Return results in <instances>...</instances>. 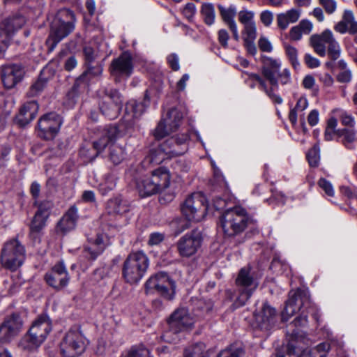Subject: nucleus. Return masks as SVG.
Here are the masks:
<instances>
[{"instance_id": "obj_29", "label": "nucleus", "mask_w": 357, "mask_h": 357, "mask_svg": "<svg viewBox=\"0 0 357 357\" xmlns=\"http://www.w3.org/2000/svg\"><path fill=\"white\" fill-rule=\"evenodd\" d=\"M119 130L116 126H109L106 127L100 136V137L93 142V146L96 150V156L102 151L109 142H112L117 138Z\"/></svg>"}, {"instance_id": "obj_27", "label": "nucleus", "mask_w": 357, "mask_h": 357, "mask_svg": "<svg viewBox=\"0 0 357 357\" xmlns=\"http://www.w3.org/2000/svg\"><path fill=\"white\" fill-rule=\"evenodd\" d=\"M38 104L35 100L24 103L15 117V123L20 127H24L27 126L35 119L38 113Z\"/></svg>"}, {"instance_id": "obj_4", "label": "nucleus", "mask_w": 357, "mask_h": 357, "mask_svg": "<svg viewBox=\"0 0 357 357\" xmlns=\"http://www.w3.org/2000/svg\"><path fill=\"white\" fill-rule=\"evenodd\" d=\"M251 219L245 208L235 206L225 211L220 216V225L225 237L234 238L247 229Z\"/></svg>"}, {"instance_id": "obj_62", "label": "nucleus", "mask_w": 357, "mask_h": 357, "mask_svg": "<svg viewBox=\"0 0 357 357\" xmlns=\"http://www.w3.org/2000/svg\"><path fill=\"white\" fill-rule=\"evenodd\" d=\"M283 15L286 17L289 23H294L299 19L300 12L296 9H291L284 13Z\"/></svg>"}, {"instance_id": "obj_15", "label": "nucleus", "mask_w": 357, "mask_h": 357, "mask_svg": "<svg viewBox=\"0 0 357 357\" xmlns=\"http://www.w3.org/2000/svg\"><path fill=\"white\" fill-rule=\"evenodd\" d=\"M183 114L176 108L170 109L165 117L158 123L153 132L154 138L160 140L173 132H175L181 125Z\"/></svg>"}, {"instance_id": "obj_43", "label": "nucleus", "mask_w": 357, "mask_h": 357, "mask_svg": "<svg viewBox=\"0 0 357 357\" xmlns=\"http://www.w3.org/2000/svg\"><path fill=\"white\" fill-rule=\"evenodd\" d=\"M337 67L340 70L337 75V80L340 83H349L352 79L351 70L348 68L347 63L344 59H340L337 63Z\"/></svg>"}, {"instance_id": "obj_14", "label": "nucleus", "mask_w": 357, "mask_h": 357, "mask_svg": "<svg viewBox=\"0 0 357 357\" xmlns=\"http://www.w3.org/2000/svg\"><path fill=\"white\" fill-rule=\"evenodd\" d=\"M134 70L132 56L128 51L122 52L114 59L109 67V71L116 82L128 79Z\"/></svg>"}, {"instance_id": "obj_13", "label": "nucleus", "mask_w": 357, "mask_h": 357, "mask_svg": "<svg viewBox=\"0 0 357 357\" xmlns=\"http://www.w3.org/2000/svg\"><path fill=\"white\" fill-rule=\"evenodd\" d=\"M207 209L206 199L200 192L189 195L181 205V211L186 218L197 222L206 215Z\"/></svg>"}, {"instance_id": "obj_52", "label": "nucleus", "mask_w": 357, "mask_h": 357, "mask_svg": "<svg viewBox=\"0 0 357 357\" xmlns=\"http://www.w3.org/2000/svg\"><path fill=\"white\" fill-rule=\"evenodd\" d=\"M255 13L251 10H243L238 13V21L243 24L255 23Z\"/></svg>"}, {"instance_id": "obj_35", "label": "nucleus", "mask_w": 357, "mask_h": 357, "mask_svg": "<svg viewBox=\"0 0 357 357\" xmlns=\"http://www.w3.org/2000/svg\"><path fill=\"white\" fill-rule=\"evenodd\" d=\"M136 186L142 197H149L160 192L151 176L138 180L136 183Z\"/></svg>"}, {"instance_id": "obj_30", "label": "nucleus", "mask_w": 357, "mask_h": 357, "mask_svg": "<svg viewBox=\"0 0 357 357\" xmlns=\"http://www.w3.org/2000/svg\"><path fill=\"white\" fill-rule=\"evenodd\" d=\"M53 72L49 67H45L38 76V79L30 86L26 93L28 97H35L39 95L45 88L47 82L52 77Z\"/></svg>"}, {"instance_id": "obj_9", "label": "nucleus", "mask_w": 357, "mask_h": 357, "mask_svg": "<svg viewBox=\"0 0 357 357\" xmlns=\"http://www.w3.org/2000/svg\"><path fill=\"white\" fill-rule=\"evenodd\" d=\"M98 106L102 114L112 120L118 117L123 107V98L118 89L105 87L98 91Z\"/></svg>"}, {"instance_id": "obj_55", "label": "nucleus", "mask_w": 357, "mask_h": 357, "mask_svg": "<svg viewBox=\"0 0 357 357\" xmlns=\"http://www.w3.org/2000/svg\"><path fill=\"white\" fill-rule=\"evenodd\" d=\"M318 185L329 197H333L335 191L332 183L325 178H321L318 181Z\"/></svg>"}, {"instance_id": "obj_49", "label": "nucleus", "mask_w": 357, "mask_h": 357, "mask_svg": "<svg viewBox=\"0 0 357 357\" xmlns=\"http://www.w3.org/2000/svg\"><path fill=\"white\" fill-rule=\"evenodd\" d=\"M243 39L244 40H255L257 38V27L255 22L243 25L242 31Z\"/></svg>"}, {"instance_id": "obj_1", "label": "nucleus", "mask_w": 357, "mask_h": 357, "mask_svg": "<svg viewBox=\"0 0 357 357\" xmlns=\"http://www.w3.org/2000/svg\"><path fill=\"white\" fill-rule=\"evenodd\" d=\"M311 310L309 291L303 289L291 290L289 292L288 299L281 313L282 321H287L296 312L301 311L300 315L290 325L296 328L304 327L308 324L307 313Z\"/></svg>"}, {"instance_id": "obj_54", "label": "nucleus", "mask_w": 357, "mask_h": 357, "mask_svg": "<svg viewBox=\"0 0 357 357\" xmlns=\"http://www.w3.org/2000/svg\"><path fill=\"white\" fill-rule=\"evenodd\" d=\"M338 132L340 135L344 137V143L346 146L347 144L352 143L356 139V132L352 127L338 130Z\"/></svg>"}, {"instance_id": "obj_10", "label": "nucleus", "mask_w": 357, "mask_h": 357, "mask_svg": "<svg viewBox=\"0 0 357 357\" xmlns=\"http://www.w3.org/2000/svg\"><path fill=\"white\" fill-rule=\"evenodd\" d=\"M175 289V281L165 272L154 274L145 283L146 294H158L169 301L174 298Z\"/></svg>"}, {"instance_id": "obj_53", "label": "nucleus", "mask_w": 357, "mask_h": 357, "mask_svg": "<svg viewBox=\"0 0 357 357\" xmlns=\"http://www.w3.org/2000/svg\"><path fill=\"white\" fill-rule=\"evenodd\" d=\"M52 206L53 203L51 201L45 200L39 204L38 209L36 214H39V215L47 218Z\"/></svg>"}, {"instance_id": "obj_20", "label": "nucleus", "mask_w": 357, "mask_h": 357, "mask_svg": "<svg viewBox=\"0 0 357 357\" xmlns=\"http://www.w3.org/2000/svg\"><path fill=\"white\" fill-rule=\"evenodd\" d=\"M95 63H84L85 70L77 78L72 88L71 93L77 95L81 90H84L89 84L91 79L100 78L103 72V61Z\"/></svg>"}, {"instance_id": "obj_57", "label": "nucleus", "mask_w": 357, "mask_h": 357, "mask_svg": "<svg viewBox=\"0 0 357 357\" xmlns=\"http://www.w3.org/2000/svg\"><path fill=\"white\" fill-rule=\"evenodd\" d=\"M258 47L262 52H271L273 50V46L271 42L266 37L261 36L258 40Z\"/></svg>"}, {"instance_id": "obj_11", "label": "nucleus", "mask_w": 357, "mask_h": 357, "mask_svg": "<svg viewBox=\"0 0 357 357\" xmlns=\"http://www.w3.org/2000/svg\"><path fill=\"white\" fill-rule=\"evenodd\" d=\"M326 48L328 54L332 60L335 61L340 56V45L329 29L324 30L320 34L314 35V51L319 56H324Z\"/></svg>"}, {"instance_id": "obj_56", "label": "nucleus", "mask_w": 357, "mask_h": 357, "mask_svg": "<svg viewBox=\"0 0 357 357\" xmlns=\"http://www.w3.org/2000/svg\"><path fill=\"white\" fill-rule=\"evenodd\" d=\"M198 307L204 314H208L213 308V303L211 299L200 300L198 303Z\"/></svg>"}, {"instance_id": "obj_33", "label": "nucleus", "mask_w": 357, "mask_h": 357, "mask_svg": "<svg viewBox=\"0 0 357 357\" xmlns=\"http://www.w3.org/2000/svg\"><path fill=\"white\" fill-rule=\"evenodd\" d=\"M151 176L160 192L169 187L171 175L167 168L159 167L151 172Z\"/></svg>"}, {"instance_id": "obj_40", "label": "nucleus", "mask_w": 357, "mask_h": 357, "mask_svg": "<svg viewBox=\"0 0 357 357\" xmlns=\"http://www.w3.org/2000/svg\"><path fill=\"white\" fill-rule=\"evenodd\" d=\"M103 239L101 236L97 235L93 247L84 249V256L90 259L94 260L103 251Z\"/></svg>"}, {"instance_id": "obj_16", "label": "nucleus", "mask_w": 357, "mask_h": 357, "mask_svg": "<svg viewBox=\"0 0 357 357\" xmlns=\"http://www.w3.org/2000/svg\"><path fill=\"white\" fill-rule=\"evenodd\" d=\"M203 237L198 229H193L181 236L176 246L178 255L183 258L194 256L202 246Z\"/></svg>"}, {"instance_id": "obj_50", "label": "nucleus", "mask_w": 357, "mask_h": 357, "mask_svg": "<svg viewBox=\"0 0 357 357\" xmlns=\"http://www.w3.org/2000/svg\"><path fill=\"white\" fill-rule=\"evenodd\" d=\"M286 54L289 59L291 65L293 66L294 69H296L297 67L299 66V62L298 61V52L297 50L287 43L284 45Z\"/></svg>"}, {"instance_id": "obj_36", "label": "nucleus", "mask_w": 357, "mask_h": 357, "mask_svg": "<svg viewBox=\"0 0 357 357\" xmlns=\"http://www.w3.org/2000/svg\"><path fill=\"white\" fill-rule=\"evenodd\" d=\"M312 28V24L309 20H302L298 25L291 27L289 31V38L292 40H299L303 34H309Z\"/></svg>"}, {"instance_id": "obj_6", "label": "nucleus", "mask_w": 357, "mask_h": 357, "mask_svg": "<svg viewBox=\"0 0 357 357\" xmlns=\"http://www.w3.org/2000/svg\"><path fill=\"white\" fill-rule=\"evenodd\" d=\"M149 265V260L144 252L142 251L132 252L123 261L122 277L128 284H137L144 276Z\"/></svg>"}, {"instance_id": "obj_32", "label": "nucleus", "mask_w": 357, "mask_h": 357, "mask_svg": "<svg viewBox=\"0 0 357 357\" xmlns=\"http://www.w3.org/2000/svg\"><path fill=\"white\" fill-rule=\"evenodd\" d=\"M77 219V209L75 206H71L57 223V231L65 234L70 231L75 227Z\"/></svg>"}, {"instance_id": "obj_26", "label": "nucleus", "mask_w": 357, "mask_h": 357, "mask_svg": "<svg viewBox=\"0 0 357 357\" xmlns=\"http://www.w3.org/2000/svg\"><path fill=\"white\" fill-rule=\"evenodd\" d=\"M276 311L267 303L254 314L257 326L261 330L268 331L275 324Z\"/></svg>"}, {"instance_id": "obj_7", "label": "nucleus", "mask_w": 357, "mask_h": 357, "mask_svg": "<svg viewBox=\"0 0 357 357\" xmlns=\"http://www.w3.org/2000/svg\"><path fill=\"white\" fill-rule=\"evenodd\" d=\"M288 343L282 350L278 351L271 357H312V341L306 334L298 328L287 333Z\"/></svg>"}, {"instance_id": "obj_44", "label": "nucleus", "mask_w": 357, "mask_h": 357, "mask_svg": "<svg viewBox=\"0 0 357 357\" xmlns=\"http://www.w3.org/2000/svg\"><path fill=\"white\" fill-rule=\"evenodd\" d=\"M222 20L228 25L236 24L234 17L236 15V8L234 6L231 5L229 8H225L222 5L218 6Z\"/></svg>"}, {"instance_id": "obj_25", "label": "nucleus", "mask_w": 357, "mask_h": 357, "mask_svg": "<svg viewBox=\"0 0 357 357\" xmlns=\"http://www.w3.org/2000/svg\"><path fill=\"white\" fill-rule=\"evenodd\" d=\"M262 67L261 73L263 77L272 86V89H278V81L276 75L280 71L281 62L278 59L268 56H261Z\"/></svg>"}, {"instance_id": "obj_48", "label": "nucleus", "mask_w": 357, "mask_h": 357, "mask_svg": "<svg viewBox=\"0 0 357 357\" xmlns=\"http://www.w3.org/2000/svg\"><path fill=\"white\" fill-rule=\"evenodd\" d=\"M126 357H151L150 351L143 345L134 346L130 348Z\"/></svg>"}, {"instance_id": "obj_2", "label": "nucleus", "mask_w": 357, "mask_h": 357, "mask_svg": "<svg viewBox=\"0 0 357 357\" xmlns=\"http://www.w3.org/2000/svg\"><path fill=\"white\" fill-rule=\"evenodd\" d=\"M235 284L237 287V295H236L235 291L231 289L226 291L227 298L233 301L232 307L234 309L245 305L259 285L257 280L254 278L252 268L250 266H244L240 269Z\"/></svg>"}, {"instance_id": "obj_61", "label": "nucleus", "mask_w": 357, "mask_h": 357, "mask_svg": "<svg viewBox=\"0 0 357 357\" xmlns=\"http://www.w3.org/2000/svg\"><path fill=\"white\" fill-rule=\"evenodd\" d=\"M278 81L280 80L282 84H287L291 81V75L288 69L285 68L282 71H280L276 75Z\"/></svg>"}, {"instance_id": "obj_42", "label": "nucleus", "mask_w": 357, "mask_h": 357, "mask_svg": "<svg viewBox=\"0 0 357 357\" xmlns=\"http://www.w3.org/2000/svg\"><path fill=\"white\" fill-rule=\"evenodd\" d=\"M206 345L203 342H197L184 349L183 357H206L207 352Z\"/></svg>"}, {"instance_id": "obj_31", "label": "nucleus", "mask_w": 357, "mask_h": 357, "mask_svg": "<svg viewBox=\"0 0 357 357\" xmlns=\"http://www.w3.org/2000/svg\"><path fill=\"white\" fill-rule=\"evenodd\" d=\"M129 210L130 206L128 202L121 197L112 198L107 202L106 211L109 215L121 217L128 213Z\"/></svg>"}, {"instance_id": "obj_47", "label": "nucleus", "mask_w": 357, "mask_h": 357, "mask_svg": "<svg viewBox=\"0 0 357 357\" xmlns=\"http://www.w3.org/2000/svg\"><path fill=\"white\" fill-rule=\"evenodd\" d=\"M201 13L204 17V22L208 25H211L215 20V9L211 3H205L202 6Z\"/></svg>"}, {"instance_id": "obj_59", "label": "nucleus", "mask_w": 357, "mask_h": 357, "mask_svg": "<svg viewBox=\"0 0 357 357\" xmlns=\"http://www.w3.org/2000/svg\"><path fill=\"white\" fill-rule=\"evenodd\" d=\"M260 20L265 26H269L273 20V14L269 10H264L260 14Z\"/></svg>"}, {"instance_id": "obj_8", "label": "nucleus", "mask_w": 357, "mask_h": 357, "mask_svg": "<svg viewBox=\"0 0 357 357\" xmlns=\"http://www.w3.org/2000/svg\"><path fill=\"white\" fill-rule=\"evenodd\" d=\"M25 257V247L17 238H13L3 245L0 262L5 268L12 271H16L23 264Z\"/></svg>"}, {"instance_id": "obj_60", "label": "nucleus", "mask_w": 357, "mask_h": 357, "mask_svg": "<svg viewBox=\"0 0 357 357\" xmlns=\"http://www.w3.org/2000/svg\"><path fill=\"white\" fill-rule=\"evenodd\" d=\"M196 13V6L192 3H188L183 10L185 17L190 20Z\"/></svg>"}, {"instance_id": "obj_39", "label": "nucleus", "mask_w": 357, "mask_h": 357, "mask_svg": "<svg viewBox=\"0 0 357 357\" xmlns=\"http://www.w3.org/2000/svg\"><path fill=\"white\" fill-rule=\"evenodd\" d=\"M46 218L35 214L30 225V236L34 240L38 239L41 231L45 226Z\"/></svg>"}, {"instance_id": "obj_3", "label": "nucleus", "mask_w": 357, "mask_h": 357, "mask_svg": "<svg viewBox=\"0 0 357 357\" xmlns=\"http://www.w3.org/2000/svg\"><path fill=\"white\" fill-rule=\"evenodd\" d=\"M75 21V15L70 9L62 8L56 13L46 40L50 51H53L59 43L73 31Z\"/></svg>"}, {"instance_id": "obj_21", "label": "nucleus", "mask_w": 357, "mask_h": 357, "mask_svg": "<svg viewBox=\"0 0 357 357\" xmlns=\"http://www.w3.org/2000/svg\"><path fill=\"white\" fill-rule=\"evenodd\" d=\"M70 278L63 262L55 264L52 269L45 275L47 284L59 291L66 287Z\"/></svg>"}, {"instance_id": "obj_46", "label": "nucleus", "mask_w": 357, "mask_h": 357, "mask_svg": "<svg viewBox=\"0 0 357 357\" xmlns=\"http://www.w3.org/2000/svg\"><path fill=\"white\" fill-rule=\"evenodd\" d=\"M308 106V102L305 96H301L296 102L294 108L291 109L289 114L290 122L295 125L297 122V111L302 112Z\"/></svg>"}, {"instance_id": "obj_41", "label": "nucleus", "mask_w": 357, "mask_h": 357, "mask_svg": "<svg viewBox=\"0 0 357 357\" xmlns=\"http://www.w3.org/2000/svg\"><path fill=\"white\" fill-rule=\"evenodd\" d=\"M168 155L160 150L159 146L157 149H153L150 151L149 154L144 158V165H159L160 164Z\"/></svg>"}, {"instance_id": "obj_58", "label": "nucleus", "mask_w": 357, "mask_h": 357, "mask_svg": "<svg viewBox=\"0 0 357 357\" xmlns=\"http://www.w3.org/2000/svg\"><path fill=\"white\" fill-rule=\"evenodd\" d=\"M340 193L348 199H354L357 195V188L355 187L341 186L340 188Z\"/></svg>"}, {"instance_id": "obj_38", "label": "nucleus", "mask_w": 357, "mask_h": 357, "mask_svg": "<svg viewBox=\"0 0 357 357\" xmlns=\"http://www.w3.org/2000/svg\"><path fill=\"white\" fill-rule=\"evenodd\" d=\"M84 63H96L100 56L99 46L97 44H86L82 50Z\"/></svg>"}, {"instance_id": "obj_34", "label": "nucleus", "mask_w": 357, "mask_h": 357, "mask_svg": "<svg viewBox=\"0 0 357 357\" xmlns=\"http://www.w3.org/2000/svg\"><path fill=\"white\" fill-rule=\"evenodd\" d=\"M248 77L249 79L256 81L259 84V88L265 92L273 102L277 104H281L282 102V98L279 95L274 93L278 89H272L271 85L268 88L266 84L267 80L264 77L256 73H249Z\"/></svg>"}, {"instance_id": "obj_22", "label": "nucleus", "mask_w": 357, "mask_h": 357, "mask_svg": "<svg viewBox=\"0 0 357 357\" xmlns=\"http://www.w3.org/2000/svg\"><path fill=\"white\" fill-rule=\"evenodd\" d=\"M170 331L174 333L188 330L194 324V319L188 310L185 308L176 310L168 320Z\"/></svg>"}, {"instance_id": "obj_12", "label": "nucleus", "mask_w": 357, "mask_h": 357, "mask_svg": "<svg viewBox=\"0 0 357 357\" xmlns=\"http://www.w3.org/2000/svg\"><path fill=\"white\" fill-rule=\"evenodd\" d=\"M25 23V17L20 13H17L5 19L0 24V58L10 45L15 33Z\"/></svg>"}, {"instance_id": "obj_19", "label": "nucleus", "mask_w": 357, "mask_h": 357, "mask_svg": "<svg viewBox=\"0 0 357 357\" xmlns=\"http://www.w3.org/2000/svg\"><path fill=\"white\" fill-rule=\"evenodd\" d=\"M24 321L19 313H12L0 324V342L9 343L22 331Z\"/></svg>"}, {"instance_id": "obj_37", "label": "nucleus", "mask_w": 357, "mask_h": 357, "mask_svg": "<svg viewBox=\"0 0 357 357\" xmlns=\"http://www.w3.org/2000/svg\"><path fill=\"white\" fill-rule=\"evenodd\" d=\"M146 107L144 102L130 100L126 105L125 112L127 115L131 114L132 119H137L142 116Z\"/></svg>"}, {"instance_id": "obj_24", "label": "nucleus", "mask_w": 357, "mask_h": 357, "mask_svg": "<svg viewBox=\"0 0 357 357\" xmlns=\"http://www.w3.org/2000/svg\"><path fill=\"white\" fill-rule=\"evenodd\" d=\"M1 80L5 88L13 89L20 82L24 75V70L21 64H8L1 68Z\"/></svg>"}, {"instance_id": "obj_63", "label": "nucleus", "mask_w": 357, "mask_h": 357, "mask_svg": "<svg viewBox=\"0 0 357 357\" xmlns=\"http://www.w3.org/2000/svg\"><path fill=\"white\" fill-rule=\"evenodd\" d=\"M167 59L168 64L173 70L177 71L179 70L180 66L178 63V57L176 54L173 53L169 54Z\"/></svg>"}, {"instance_id": "obj_18", "label": "nucleus", "mask_w": 357, "mask_h": 357, "mask_svg": "<svg viewBox=\"0 0 357 357\" xmlns=\"http://www.w3.org/2000/svg\"><path fill=\"white\" fill-rule=\"evenodd\" d=\"M62 123V118L55 112L43 115L38 122V135L45 140L53 139L59 132Z\"/></svg>"}, {"instance_id": "obj_28", "label": "nucleus", "mask_w": 357, "mask_h": 357, "mask_svg": "<svg viewBox=\"0 0 357 357\" xmlns=\"http://www.w3.org/2000/svg\"><path fill=\"white\" fill-rule=\"evenodd\" d=\"M334 30L341 34L347 32L352 35L357 33V21L351 10L346 9L344 10L342 20L334 26Z\"/></svg>"}, {"instance_id": "obj_17", "label": "nucleus", "mask_w": 357, "mask_h": 357, "mask_svg": "<svg viewBox=\"0 0 357 357\" xmlns=\"http://www.w3.org/2000/svg\"><path fill=\"white\" fill-rule=\"evenodd\" d=\"M60 347L63 357H77L85 350L84 337L79 331L70 330L65 335Z\"/></svg>"}, {"instance_id": "obj_51", "label": "nucleus", "mask_w": 357, "mask_h": 357, "mask_svg": "<svg viewBox=\"0 0 357 357\" xmlns=\"http://www.w3.org/2000/svg\"><path fill=\"white\" fill-rule=\"evenodd\" d=\"M333 114L335 116L340 119L343 125L349 127H353L354 126L355 121L354 117L347 112L341 109H335L333 111Z\"/></svg>"}, {"instance_id": "obj_23", "label": "nucleus", "mask_w": 357, "mask_h": 357, "mask_svg": "<svg viewBox=\"0 0 357 357\" xmlns=\"http://www.w3.org/2000/svg\"><path fill=\"white\" fill-rule=\"evenodd\" d=\"M188 139L189 136L187 134H181L167 139L159 146L160 150L167 153L168 157L178 156L187 151L186 142Z\"/></svg>"}, {"instance_id": "obj_5", "label": "nucleus", "mask_w": 357, "mask_h": 357, "mask_svg": "<svg viewBox=\"0 0 357 357\" xmlns=\"http://www.w3.org/2000/svg\"><path fill=\"white\" fill-rule=\"evenodd\" d=\"M52 329V321L47 314H40L32 323L18 346L25 351H33L40 346Z\"/></svg>"}, {"instance_id": "obj_45", "label": "nucleus", "mask_w": 357, "mask_h": 357, "mask_svg": "<svg viewBox=\"0 0 357 357\" xmlns=\"http://www.w3.org/2000/svg\"><path fill=\"white\" fill-rule=\"evenodd\" d=\"M126 154L123 146L112 144L109 147V158L115 165L120 164L125 159Z\"/></svg>"}, {"instance_id": "obj_64", "label": "nucleus", "mask_w": 357, "mask_h": 357, "mask_svg": "<svg viewBox=\"0 0 357 357\" xmlns=\"http://www.w3.org/2000/svg\"><path fill=\"white\" fill-rule=\"evenodd\" d=\"M165 238V235L162 233H152L149 239V245H155L160 243Z\"/></svg>"}]
</instances>
